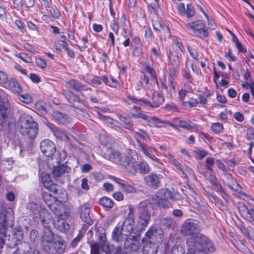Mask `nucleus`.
<instances>
[{
    "label": "nucleus",
    "mask_w": 254,
    "mask_h": 254,
    "mask_svg": "<svg viewBox=\"0 0 254 254\" xmlns=\"http://www.w3.org/2000/svg\"><path fill=\"white\" fill-rule=\"evenodd\" d=\"M188 245L189 251L192 254H196L198 252L205 253L206 251L213 252L215 250L213 243L201 234H197L190 238L188 242Z\"/></svg>",
    "instance_id": "1"
},
{
    "label": "nucleus",
    "mask_w": 254,
    "mask_h": 254,
    "mask_svg": "<svg viewBox=\"0 0 254 254\" xmlns=\"http://www.w3.org/2000/svg\"><path fill=\"white\" fill-rule=\"evenodd\" d=\"M18 125L22 134L26 135L31 138L36 137L38 131V124L31 116L27 114L21 115Z\"/></svg>",
    "instance_id": "2"
},
{
    "label": "nucleus",
    "mask_w": 254,
    "mask_h": 254,
    "mask_svg": "<svg viewBox=\"0 0 254 254\" xmlns=\"http://www.w3.org/2000/svg\"><path fill=\"white\" fill-rule=\"evenodd\" d=\"M42 196L43 200L53 213H57L59 215H61V214L59 213L61 211V212L64 213L62 215L63 216L65 217V216H66L65 214V211H64V206H65L61 201L58 200L55 196H53L48 191L44 192Z\"/></svg>",
    "instance_id": "3"
},
{
    "label": "nucleus",
    "mask_w": 254,
    "mask_h": 254,
    "mask_svg": "<svg viewBox=\"0 0 254 254\" xmlns=\"http://www.w3.org/2000/svg\"><path fill=\"white\" fill-rule=\"evenodd\" d=\"M130 99L135 104L148 106L151 108L158 107L164 102L165 100L162 94L156 91L153 92L152 94V102L143 98L138 99L136 98L132 97Z\"/></svg>",
    "instance_id": "4"
},
{
    "label": "nucleus",
    "mask_w": 254,
    "mask_h": 254,
    "mask_svg": "<svg viewBox=\"0 0 254 254\" xmlns=\"http://www.w3.org/2000/svg\"><path fill=\"white\" fill-rule=\"evenodd\" d=\"M139 208L137 224L141 229H144L148 226L150 221L151 206L150 204L145 206V202H142L139 204Z\"/></svg>",
    "instance_id": "5"
},
{
    "label": "nucleus",
    "mask_w": 254,
    "mask_h": 254,
    "mask_svg": "<svg viewBox=\"0 0 254 254\" xmlns=\"http://www.w3.org/2000/svg\"><path fill=\"white\" fill-rule=\"evenodd\" d=\"M200 230L201 228L196 220L188 219L182 225L181 232L186 236L195 235V237L198 234L197 232Z\"/></svg>",
    "instance_id": "6"
},
{
    "label": "nucleus",
    "mask_w": 254,
    "mask_h": 254,
    "mask_svg": "<svg viewBox=\"0 0 254 254\" xmlns=\"http://www.w3.org/2000/svg\"><path fill=\"white\" fill-rule=\"evenodd\" d=\"M96 235L98 237L99 243H90V254H100L99 246L101 247L105 245L107 242V238L105 230L102 228H98L96 231Z\"/></svg>",
    "instance_id": "7"
},
{
    "label": "nucleus",
    "mask_w": 254,
    "mask_h": 254,
    "mask_svg": "<svg viewBox=\"0 0 254 254\" xmlns=\"http://www.w3.org/2000/svg\"><path fill=\"white\" fill-rule=\"evenodd\" d=\"M63 93L68 101L77 111L82 112L84 104L83 100H80L73 93L68 90H63Z\"/></svg>",
    "instance_id": "8"
},
{
    "label": "nucleus",
    "mask_w": 254,
    "mask_h": 254,
    "mask_svg": "<svg viewBox=\"0 0 254 254\" xmlns=\"http://www.w3.org/2000/svg\"><path fill=\"white\" fill-rule=\"evenodd\" d=\"M10 113V104L8 96L0 89V114L3 119L6 118Z\"/></svg>",
    "instance_id": "9"
},
{
    "label": "nucleus",
    "mask_w": 254,
    "mask_h": 254,
    "mask_svg": "<svg viewBox=\"0 0 254 254\" xmlns=\"http://www.w3.org/2000/svg\"><path fill=\"white\" fill-rule=\"evenodd\" d=\"M66 216L65 217L63 216L64 213L59 212L61 215H59L57 213H54L57 216V220L55 222V225L57 228L61 231L65 233L68 232L70 230L69 225L65 221L69 216V212L67 210L65 206H64V211ZM61 212V211H60Z\"/></svg>",
    "instance_id": "10"
},
{
    "label": "nucleus",
    "mask_w": 254,
    "mask_h": 254,
    "mask_svg": "<svg viewBox=\"0 0 254 254\" xmlns=\"http://www.w3.org/2000/svg\"><path fill=\"white\" fill-rule=\"evenodd\" d=\"M40 149L43 154L48 157H52L56 152L55 144L48 139H44L40 142Z\"/></svg>",
    "instance_id": "11"
},
{
    "label": "nucleus",
    "mask_w": 254,
    "mask_h": 254,
    "mask_svg": "<svg viewBox=\"0 0 254 254\" xmlns=\"http://www.w3.org/2000/svg\"><path fill=\"white\" fill-rule=\"evenodd\" d=\"M137 142L138 143L137 149L141 150L145 156L154 161L159 162V159L155 156L157 151L154 148L147 144L142 143L138 139H137Z\"/></svg>",
    "instance_id": "12"
},
{
    "label": "nucleus",
    "mask_w": 254,
    "mask_h": 254,
    "mask_svg": "<svg viewBox=\"0 0 254 254\" xmlns=\"http://www.w3.org/2000/svg\"><path fill=\"white\" fill-rule=\"evenodd\" d=\"M136 160H133L129 156H124V159L120 162V165L123 169L127 173L134 175L136 172V168L135 166Z\"/></svg>",
    "instance_id": "13"
},
{
    "label": "nucleus",
    "mask_w": 254,
    "mask_h": 254,
    "mask_svg": "<svg viewBox=\"0 0 254 254\" xmlns=\"http://www.w3.org/2000/svg\"><path fill=\"white\" fill-rule=\"evenodd\" d=\"M134 225V219L133 214L132 210L130 209L129 212L124 222L122 224H120V226L122 227L124 231L129 236L133 230Z\"/></svg>",
    "instance_id": "14"
},
{
    "label": "nucleus",
    "mask_w": 254,
    "mask_h": 254,
    "mask_svg": "<svg viewBox=\"0 0 254 254\" xmlns=\"http://www.w3.org/2000/svg\"><path fill=\"white\" fill-rule=\"evenodd\" d=\"M127 236H128V234L124 231L122 227L119 223L113 229L111 238L114 242H121L123 241L124 239Z\"/></svg>",
    "instance_id": "15"
},
{
    "label": "nucleus",
    "mask_w": 254,
    "mask_h": 254,
    "mask_svg": "<svg viewBox=\"0 0 254 254\" xmlns=\"http://www.w3.org/2000/svg\"><path fill=\"white\" fill-rule=\"evenodd\" d=\"M80 217L83 221L89 225L93 223V221L90 216V209L87 204L81 205L79 208Z\"/></svg>",
    "instance_id": "16"
},
{
    "label": "nucleus",
    "mask_w": 254,
    "mask_h": 254,
    "mask_svg": "<svg viewBox=\"0 0 254 254\" xmlns=\"http://www.w3.org/2000/svg\"><path fill=\"white\" fill-rule=\"evenodd\" d=\"M46 125L51 129L55 136L57 139L64 141L70 139L69 136L65 131L60 129L58 127H55L53 125L51 124L48 121H47Z\"/></svg>",
    "instance_id": "17"
},
{
    "label": "nucleus",
    "mask_w": 254,
    "mask_h": 254,
    "mask_svg": "<svg viewBox=\"0 0 254 254\" xmlns=\"http://www.w3.org/2000/svg\"><path fill=\"white\" fill-rule=\"evenodd\" d=\"M35 219H36L35 221L40 219L42 224L45 227H47L48 224L52 221V216L47 210L45 208L40 209V211L38 214V218Z\"/></svg>",
    "instance_id": "18"
},
{
    "label": "nucleus",
    "mask_w": 254,
    "mask_h": 254,
    "mask_svg": "<svg viewBox=\"0 0 254 254\" xmlns=\"http://www.w3.org/2000/svg\"><path fill=\"white\" fill-rule=\"evenodd\" d=\"M238 209L240 213L243 217L254 222V209H248L247 206L244 203L240 204Z\"/></svg>",
    "instance_id": "19"
},
{
    "label": "nucleus",
    "mask_w": 254,
    "mask_h": 254,
    "mask_svg": "<svg viewBox=\"0 0 254 254\" xmlns=\"http://www.w3.org/2000/svg\"><path fill=\"white\" fill-rule=\"evenodd\" d=\"M106 155L107 158L112 161L120 164V162L124 159V156L118 150L113 149H108Z\"/></svg>",
    "instance_id": "20"
},
{
    "label": "nucleus",
    "mask_w": 254,
    "mask_h": 254,
    "mask_svg": "<svg viewBox=\"0 0 254 254\" xmlns=\"http://www.w3.org/2000/svg\"><path fill=\"white\" fill-rule=\"evenodd\" d=\"M147 122L150 127H163L161 125L162 124L168 125L172 127H174L173 124L169 123L168 121L161 120L160 119L156 117H151L149 116L148 120H147Z\"/></svg>",
    "instance_id": "21"
},
{
    "label": "nucleus",
    "mask_w": 254,
    "mask_h": 254,
    "mask_svg": "<svg viewBox=\"0 0 254 254\" xmlns=\"http://www.w3.org/2000/svg\"><path fill=\"white\" fill-rule=\"evenodd\" d=\"M52 117L56 122L60 124L64 125L70 121V118L68 116L59 111L53 112Z\"/></svg>",
    "instance_id": "22"
},
{
    "label": "nucleus",
    "mask_w": 254,
    "mask_h": 254,
    "mask_svg": "<svg viewBox=\"0 0 254 254\" xmlns=\"http://www.w3.org/2000/svg\"><path fill=\"white\" fill-rule=\"evenodd\" d=\"M69 168L65 164H62L54 167L52 170V174L56 177H60L65 173H67Z\"/></svg>",
    "instance_id": "23"
},
{
    "label": "nucleus",
    "mask_w": 254,
    "mask_h": 254,
    "mask_svg": "<svg viewBox=\"0 0 254 254\" xmlns=\"http://www.w3.org/2000/svg\"><path fill=\"white\" fill-rule=\"evenodd\" d=\"M145 181L150 187L157 189L159 184V179L155 174H151L144 178Z\"/></svg>",
    "instance_id": "24"
},
{
    "label": "nucleus",
    "mask_w": 254,
    "mask_h": 254,
    "mask_svg": "<svg viewBox=\"0 0 254 254\" xmlns=\"http://www.w3.org/2000/svg\"><path fill=\"white\" fill-rule=\"evenodd\" d=\"M186 26L187 28L191 30L194 34L196 31H198L202 28H204L205 23L201 20H198L186 24Z\"/></svg>",
    "instance_id": "25"
},
{
    "label": "nucleus",
    "mask_w": 254,
    "mask_h": 254,
    "mask_svg": "<svg viewBox=\"0 0 254 254\" xmlns=\"http://www.w3.org/2000/svg\"><path fill=\"white\" fill-rule=\"evenodd\" d=\"M70 87L72 88L76 91H88L91 90L90 88L87 87L81 83L75 80L71 79L66 82Z\"/></svg>",
    "instance_id": "26"
},
{
    "label": "nucleus",
    "mask_w": 254,
    "mask_h": 254,
    "mask_svg": "<svg viewBox=\"0 0 254 254\" xmlns=\"http://www.w3.org/2000/svg\"><path fill=\"white\" fill-rule=\"evenodd\" d=\"M54 250L58 254H63L64 252L66 247L65 241L61 238H59L55 241L53 244Z\"/></svg>",
    "instance_id": "27"
},
{
    "label": "nucleus",
    "mask_w": 254,
    "mask_h": 254,
    "mask_svg": "<svg viewBox=\"0 0 254 254\" xmlns=\"http://www.w3.org/2000/svg\"><path fill=\"white\" fill-rule=\"evenodd\" d=\"M8 89L15 93H19L22 90V87L19 82L14 78H10L8 82Z\"/></svg>",
    "instance_id": "28"
},
{
    "label": "nucleus",
    "mask_w": 254,
    "mask_h": 254,
    "mask_svg": "<svg viewBox=\"0 0 254 254\" xmlns=\"http://www.w3.org/2000/svg\"><path fill=\"white\" fill-rule=\"evenodd\" d=\"M158 251V246L151 241L147 242L143 246V254H156Z\"/></svg>",
    "instance_id": "29"
},
{
    "label": "nucleus",
    "mask_w": 254,
    "mask_h": 254,
    "mask_svg": "<svg viewBox=\"0 0 254 254\" xmlns=\"http://www.w3.org/2000/svg\"><path fill=\"white\" fill-rule=\"evenodd\" d=\"M125 246L128 247L131 251H136L138 249L139 243L135 239L127 237L125 242Z\"/></svg>",
    "instance_id": "30"
},
{
    "label": "nucleus",
    "mask_w": 254,
    "mask_h": 254,
    "mask_svg": "<svg viewBox=\"0 0 254 254\" xmlns=\"http://www.w3.org/2000/svg\"><path fill=\"white\" fill-rule=\"evenodd\" d=\"M170 62L175 69H179L180 66V61L179 56L175 52H170L168 56Z\"/></svg>",
    "instance_id": "31"
},
{
    "label": "nucleus",
    "mask_w": 254,
    "mask_h": 254,
    "mask_svg": "<svg viewBox=\"0 0 254 254\" xmlns=\"http://www.w3.org/2000/svg\"><path fill=\"white\" fill-rule=\"evenodd\" d=\"M44 234L42 237L43 242L51 243L54 241V235L48 226L45 227Z\"/></svg>",
    "instance_id": "32"
},
{
    "label": "nucleus",
    "mask_w": 254,
    "mask_h": 254,
    "mask_svg": "<svg viewBox=\"0 0 254 254\" xmlns=\"http://www.w3.org/2000/svg\"><path fill=\"white\" fill-rule=\"evenodd\" d=\"M178 126L190 130L192 131H195L197 130L196 127L191 126L188 122L185 121H181L178 119L175 122Z\"/></svg>",
    "instance_id": "33"
},
{
    "label": "nucleus",
    "mask_w": 254,
    "mask_h": 254,
    "mask_svg": "<svg viewBox=\"0 0 254 254\" xmlns=\"http://www.w3.org/2000/svg\"><path fill=\"white\" fill-rule=\"evenodd\" d=\"M162 230L160 228H155L151 227L145 233V236L149 239H152L153 237H156L157 235H160Z\"/></svg>",
    "instance_id": "34"
},
{
    "label": "nucleus",
    "mask_w": 254,
    "mask_h": 254,
    "mask_svg": "<svg viewBox=\"0 0 254 254\" xmlns=\"http://www.w3.org/2000/svg\"><path fill=\"white\" fill-rule=\"evenodd\" d=\"M145 68L147 72H148L151 77L150 81H155L156 83H158L157 75L155 70L152 68L149 64H145Z\"/></svg>",
    "instance_id": "35"
},
{
    "label": "nucleus",
    "mask_w": 254,
    "mask_h": 254,
    "mask_svg": "<svg viewBox=\"0 0 254 254\" xmlns=\"http://www.w3.org/2000/svg\"><path fill=\"white\" fill-rule=\"evenodd\" d=\"M29 210L31 212L33 217L35 218H38V212L40 211L41 207L39 205L34 202H31L29 206Z\"/></svg>",
    "instance_id": "36"
},
{
    "label": "nucleus",
    "mask_w": 254,
    "mask_h": 254,
    "mask_svg": "<svg viewBox=\"0 0 254 254\" xmlns=\"http://www.w3.org/2000/svg\"><path fill=\"white\" fill-rule=\"evenodd\" d=\"M161 224L162 226L166 227L167 228H171L175 225V222L170 217H165L161 220Z\"/></svg>",
    "instance_id": "37"
},
{
    "label": "nucleus",
    "mask_w": 254,
    "mask_h": 254,
    "mask_svg": "<svg viewBox=\"0 0 254 254\" xmlns=\"http://www.w3.org/2000/svg\"><path fill=\"white\" fill-rule=\"evenodd\" d=\"M100 204L107 209L111 208L113 206V200L108 197H103L100 199Z\"/></svg>",
    "instance_id": "38"
},
{
    "label": "nucleus",
    "mask_w": 254,
    "mask_h": 254,
    "mask_svg": "<svg viewBox=\"0 0 254 254\" xmlns=\"http://www.w3.org/2000/svg\"><path fill=\"white\" fill-rule=\"evenodd\" d=\"M66 155L64 151L56 152L53 155L52 159H55L57 163H60L61 162L65 160Z\"/></svg>",
    "instance_id": "39"
},
{
    "label": "nucleus",
    "mask_w": 254,
    "mask_h": 254,
    "mask_svg": "<svg viewBox=\"0 0 254 254\" xmlns=\"http://www.w3.org/2000/svg\"><path fill=\"white\" fill-rule=\"evenodd\" d=\"M6 215L4 214H0V232L4 236L6 233Z\"/></svg>",
    "instance_id": "40"
},
{
    "label": "nucleus",
    "mask_w": 254,
    "mask_h": 254,
    "mask_svg": "<svg viewBox=\"0 0 254 254\" xmlns=\"http://www.w3.org/2000/svg\"><path fill=\"white\" fill-rule=\"evenodd\" d=\"M158 34L161 40H166L170 37V30L167 26H163V29Z\"/></svg>",
    "instance_id": "41"
},
{
    "label": "nucleus",
    "mask_w": 254,
    "mask_h": 254,
    "mask_svg": "<svg viewBox=\"0 0 254 254\" xmlns=\"http://www.w3.org/2000/svg\"><path fill=\"white\" fill-rule=\"evenodd\" d=\"M165 195L166 198H169L174 201H177L181 198V194L176 192L166 191L165 193Z\"/></svg>",
    "instance_id": "42"
},
{
    "label": "nucleus",
    "mask_w": 254,
    "mask_h": 254,
    "mask_svg": "<svg viewBox=\"0 0 254 254\" xmlns=\"http://www.w3.org/2000/svg\"><path fill=\"white\" fill-rule=\"evenodd\" d=\"M204 176L210 183L211 185L217 180L216 177H215L214 172H213V170L211 171H209L208 172L204 173Z\"/></svg>",
    "instance_id": "43"
},
{
    "label": "nucleus",
    "mask_w": 254,
    "mask_h": 254,
    "mask_svg": "<svg viewBox=\"0 0 254 254\" xmlns=\"http://www.w3.org/2000/svg\"><path fill=\"white\" fill-rule=\"evenodd\" d=\"M193 35L195 36L203 39L206 38L208 36V32L204 27L201 28L200 30H198V31H196Z\"/></svg>",
    "instance_id": "44"
},
{
    "label": "nucleus",
    "mask_w": 254,
    "mask_h": 254,
    "mask_svg": "<svg viewBox=\"0 0 254 254\" xmlns=\"http://www.w3.org/2000/svg\"><path fill=\"white\" fill-rule=\"evenodd\" d=\"M138 166L141 173L146 174L150 171V168L148 164L144 161H140L138 164Z\"/></svg>",
    "instance_id": "45"
},
{
    "label": "nucleus",
    "mask_w": 254,
    "mask_h": 254,
    "mask_svg": "<svg viewBox=\"0 0 254 254\" xmlns=\"http://www.w3.org/2000/svg\"><path fill=\"white\" fill-rule=\"evenodd\" d=\"M99 115L100 116V119L101 120L106 121L107 123L110 124L111 125L114 126L115 127H118V126L117 125L118 124V122L115 120H114L113 119L109 117L103 116L99 113Z\"/></svg>",
    "instance_id": "46"
},
{
    "label": "nucleus",
    "mask_w": 254,
    "mask_h": 254,
    "mask_svg": "<svg viewBox=\"0 0 254 254\" xmlns=\"http://www.w3.org/2000/svg\"><path fill=\"white\" fill-rule=\"evenodd\" d=\"M172 254H183L184 253V249L180 245H176L174 246L172 248Z\"/></svg>",
    "instance_id": "47"
},
{
    "label": "nucleus",
    "mask_w": 254,
    "mask_h": 254,
    "mask_svg": "<svg viewBox=\"0 0 254 254\" xmlns=\"http://www.w3.org/2000/svg\"><path fill=\"white\" fill-rule=\"evenodd\" d=\"M114 246L109 243H106L105 245H103L101 248L102 249L103 252L106 254H111V251H113Z\"/></svg>",
    "instance_id": "48"
},
{
    "label": "nucleus",
    "mask_w": 254,
    "mask_h": 254,
    "mask_svg": "<svg viewBox=\"0 0 254 254\" xmlns=\"http://www.w3.org/2000/svg\"><path fill=\"white\" fill-rule=\"evenodd\" d=\"M183 173L184 177L186 178L193 177L194 176L193 172L192 170L190 168L184 167V170H181Z\"/></svg>",
    "instance_id": "49"
},
{
    "label": "nucleus",
    "mask_w": 254,
    "mask_h": 254,
    "mask_svg": "<svg viewBox=\"0 0 254 254\" xmlns=\"http://www.w3.org/2000/svg\"><path fill=\"white\" fill-rule=\"evenodd\" d=\"M44 187L46 188L49 191L56 194L58 192L57 186L52 183L48 184L47 183H44Z\"/></svg>",
    "instance_id": "50"
},
{
    "label": "nucleus",
    "mask_w": 254,
    "mask_h": 254,
    "mask_svg": "<svg viewBox=\"0 0 254 254\" xmlns=\"http://www.w3.org/2000/svg\"><path fill=\"white\" fill-rule=\"evenodd\" d=\"M211 128L216 133H219L223 131V127L222 124L217 123L212 124Z\"/></svg>",
    "instance_id": "51"
},
{
    "label": "nucleus",
    "mask_w": 254,
    "mask_h": 254,
    "mask_svg": "<svg viewBox=\"0 0 254 254\" xmlns=\"http://www.w3.org/2000/svg\"><path fill=\"white\" fill-rule=\"evenodd\" d=\"M185 12L188 18H190L193 16L194 14V10L193 9V6L190 4H188L187 5V8Z\"/></svg>",
    "instance_id": "52"
},
{
    "label": "nucleus",
    "mask_w": 254,
    "mask_h": 254,
    "mask_svg": "<svg viewBox=\"0 0 254 254\" xmlns=\"http://www.w3.org/2000/svg\"><path fill=\"white\" fill-rule=\"evenodd\" d=\"M153 27L156 31L159 32L163 29V26H166L165 24H162L159 21H154L152 23Z\"/></svg>",
    "instance_id": "53"
},
{
    "label": "nucleus",
    "mask_w": 254,
    "mask_h": 254,
    "mask_svg": "<svg viewBox=\"0 0 254 254\" xmlns=\"http://www.w3.org/2000/svg\"><path fill=\"white\" fill-rule=\"evenodd\" d=\"M206 166L209 171L212 170V166L214 163V159L211 157H208L205 160Z\"/></svg>",
    "instance_id": "54"
},
{
    "label": "nucleus",
    "mask_w": 254,
    "mask_h": 254,
    "mask_svg": "<svg viewBox=\"0 0 254 254\" xmlns=\"http://www.w3.org/2000/svg\"><path fill=\"white\" fill-rule=\"evenodd\" d=\"M35 63L36 65L41 68H44L47 66L46 62L43 59L40 58L35 59Z\"/></svg>",
    "instance_id": "55"
},
{
    "label": "nucleus",
    "mask_w": 254,
    "mask_h": 254,
    "mask_svg": "<svg viewBox=\"0 0 254 254\" xmlns=\"http://www.w3.org/2000/svg\"><path fill=\"white\" fill-rule=\"evenodd\" d=\"M132 117L135 118H141L143 120L147 121L148 120L149 116L144 114L143 112H139L135 114H132L131 115Z\"/></svg>",
    "instance_id": "56"
},
{
    "label": "nucleus",
    "mask_w": 254,
    "mask_h": 254,
    "mask_svg": "<svg viewBox=\"0 0 254 254\" xmlns=\"http://www.w3.org/2000/svg\"><path fill=\"white\" fill-rule=\"evenodd\" d=\"M158 205L160 207H162L165 208H170L172 206L170 202H169L166 199H162L158 202Z\"/></svg>",
    "instance_id": "57"
},
{
    "label": "nucleus",
    "mask_w": 254,
    "mask_h": 254,
    "mask_svg": "<svg viewBox=\"0 0 254 254\" xmlns=\"http://www.w3.org/2000/svg\"><path fill=\"white\" fill-rule=\"evenodd\" d=\"M17 57L25 63H30L31 62V58L25 53H20L17 55Z\"/></svg>",
    "instance_id": "58"
},
{
    "label": "nucleus",
    "mask_w": 254,
    "mask_h": 254,
    "mask_svg": "<svg viewBox=\"0 0 254 254\" xmlns=\"http://www.w3.org/2000/svg\"><path fill=\"white\" fill-rule=\"evenodd\" d=\"M193 84L191 81H187L184 85V90H186L188 93H191L193 92Z\"/></svg>",
    "instance_id": "59"
},
{
    "label": "nucleus",
    "mask_w": 254,
    "mask_h": 254,
    "mask_svg": "<svg viewBox=\"0 0 254 254\" xmlns=\"http://www.w3.org/2000/svg\"><path fill=\"white\" fill-rule=\"evenodd\" d=\"M83 238V235L81 234H79L77 235V236L75 238L71 243V246L72 248H75L78 244V243L80 241V240Z\"/></svg>",
    "instance_id": "60"
},
{
    "label": "nucleus",
    "mask_w": 254,
    "mask_h": 254,
    "mask_svg": "<svg viewBox=\"0 0 254 254\" xmlns=\"http://www.w3.org/2000/svg\"><path fill=\"white\" fill-rule=\"evenodd\" d=\"M188 49L190 56L194 59L197 60L199 58V56L197 54L196 50L194 49L190 48V47H188Z\"/></svg>",
    "instance_id": "61"
},
{
    "label": "nucleus",
    "mask_w": 254,
    "mask_h": 254,
    "mask_svg": "<svg viewBox=\"0 0 254 254\" xmlns=\"http://www.w3.org/2000/svg\"><path fill=\"white\" fill-rule=\"evenodd\" d=\"M246 136L248 140H254V129L248 128L247 130Z\"/></svg>",
    "instance_id": "62"
},
{
    "label": "nucleus",
    "mask_w": 254,
    "mask_h": 254,
    "mask_svg": "<svg viewBox=\"0 0 254 254\" xmlns=\"http://www.w3.org/2000/svg\"><path fill=\"white\" fill-rule=\"evenodd\" d=\"M121 188L124 191L127 193H131L134 190L133 188L130 185L127 184L126 182L124 183V185H123Z\"/></svg>",
    "instance_id": "63"
},
{
    "label": "nucleus",
    "mask_w": 254,
    "mask_h": 254,
    "mask_svg": "<svg viewBox=\"0 0 254 254\" xmlns=\"http://www.w3.org/2000/svg\"><path fill=\"white\" fill-rule=\"evenodd\" d=\"M135 133L140 138L143 139H146L149 138V136L147 133L144 130L141 129H138V131L135 132Z\"/></svg>",
    "instance_id": "64"
}]
</instances>
